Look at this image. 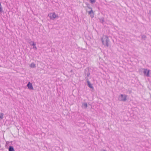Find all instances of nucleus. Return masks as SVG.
Wrapping results in <instances>:
<instances>
[{
	"mask_svg": "<svg viewBox=\"0 0 151 151\" xmlns=\"http://www.w3.org/2000/svg\"><path fill=\"white\" fill-rule=\"evenodd\" d=\"M91 2L92 3H94L96 2L95 0H90Z\"/></svg>",
	"mask_w": 151,
	"mask_h": 151,
	"instance_id": "13",
	"label": "nucleus"
},
{
	"mask_svg": "<svg viewBox=\"0 0 151 151\" xmlns=\"http://www.w3.org/2000/svg\"><path fill=\"white\" fill-rule=\"evenodd\" d=\"M127 96L125 95L121 94L118 97V100L119 101H124L127 100Z\"/></svg>",
	"mask_w": 151,
	"mask_h": 151,
	"instance_id": "3",
	"label": "nucleus"
},
{
	"mask_svg": "<svg viewBox=\"0 0 151 151\" xmlns=\"http://www.w3.org/2000/svg\"><path fill=\"white\" fill-rule=\"evenodd\" d=\"M29 44L30 45L33 46V48L35 50H37V47L36 46V44L33 41H31L29 42Z\"/></svg>",
	"mask_w": 151,
	"mask_h": 151,
	"instance_id": "6",
	"label": "nucleus"
},
{
	"mask_svg": "<svg viewBox=\"0 0 151 151\" xmlns=\"http://www.w3.org/2000/svg\"><path fill=\"white\" fill-rule=\"evenodd\" d=\"M4 114L3 113H0V120H1L3 119Z\"/></svg>",
	"mask_w": 151,
	"mask_h": 151,
	"instance_id": "12",
	"label": "nucleus"
},
{
	"mask_svg": "<svg viewBox=\"0 0 151 151\" xmlns=\"http://www.w3.org/2000/svg\"><path fill=\"white\" fill-rule=\"evenodd\" d=\"M30 67L32 68H35L36 65L34 63H32L30 65Z\"/></svg>",
	"mask_w": 151,
	"mask_h": 151,
	"instance_id": "8",
	"label": "nucleus"
},
{
	"mask_svg": "<svg viewBox=\"0 0 151 151\" xmlns=\"http://www.w3.org/2000/svg\"><path fill=\"white\" fill-rule=\"evenodd\" d=\"M146 37L145 35H143L142 36V38L144 39H145Z\"/></svg>",
	"mask_w": 151,
	"mask_h": 151,
	"instance_id": "14",
	"label": "nucleus"
},
{
	"mask_svg": "<svg viewBox=\"0 0 151 151\" xmlns=\"http://www.w3.org/2000/svg\"><path fill=\"white\" fill-rule=\"evenodd\" d=\"M88 106L87 104L86 103H83L82 104V107L85 108H87Z\"/></svg>",
	"mask_w": 151,
	"mask_h": 151,
	"instance_id": "9",
	"label": "nucleus"
},
{
	"mask_svg": "<svg viewBox=\"0 0 151 151\" xmlns=\"http://www.w3.org/2000/svg\"><path fill=\"white\" fill-rule=\"evenodd\" d=\"M101 41L103 45L105 47H108L110 45V41L108 36H103L101 38Z\"/></svg>",
	"mask_w": 151,
	"mask_h": 151,
	"instance_id": "1",
	"label": "nucleus"
},
{
	"mask_svg": "<svg viewBox=\"0 0 151 151\" xmlns=\"http://www.w3.org/2000/svg\"><path fill=\"white\" fill-rule=\"evenodd\" d=\"M101 151H106V150H102Z\"/></svg>",
	"mask_w": 151,
	"mask_h": 151,
	"instance_id": "15",
	"label": "nucleus"
},
{
	"mask_svg": "<svg viewBox=\"0 0 151 151\" xmlns=\"http://www.w3.org/2000/svg\"><path fill=\"white\" fill-rule=\"evenodd\" d=\"M27 86L28 88L30 90H33L34 88L32 86V84L30 82H29L27 85Z\"/></svg>",
	"mask_w": 151,
	"mask_h": 151,
	"instance_id": "5",
	"label": "nucleus"
},
{
	"mask_svg": "<svg viewBox=\"0 0 151 151\" xmlns=\"http://www.w3.org/2000/svg\"><path fill=\"white\" fill-rule=\"evenodd\" d=\"M48 17H49L50 19L54 20L56 18H58V15L55 12H51L48 14Z\"/></svg>",
	"mask_w": 151,
	"mask_h": 151,
	"instance_id": "2",
	"label": "nucleus"
},
{
	"mask_svg": "<svg viewBox=\"0 0 151 151\" xmlns=\"http://www.w3.org/2000/svg\"><path fill=\"white\" fill-rule=\"evenodd\" d=\"M150 70L147 69H143V73L145 76L147 77H149Z\"/></svg>",
	"mask_w": 151,
	"mask_h": 151,
	"instance_id": "4",
	"label": "nucleus"
},
{
	"mask_svg": "<svg viewBox=\"0 0 151 151\" xmlns=\"http://www.w3.org/2000/svg\"><path fill=\"white\" fill-rule=\"evenodd\" d=\"M9 151H15L13 147L10 146L9 149Z\"/></svg>",
	"mask_w": 151,
	"mask_h": 151,
	"instance_id": "11",
	"label": "nucleus"
},
{
	"mask_svg": "<svg viewBox=\"0 0 151 151\" xmlns=\"http://www.w3.org/2000/svg\"><path fill=\"white\" fill-rule=\"evenodd\" d=\"M91 10L88 13L89 14H90V16L91 18H93V12L92 9L91 8Z\"/></svg>",
	"mask_w": 151,
	"mask_h": 151,
	"instance_id": "7",
	"label": "nucleus"
},
{
	"mask_svg": "<svg viewBox=\"0 0 151 151\" xmlns=\"http://www.w3.org/2000/svg\"><path fill=\"white\" fill-rule=\"evenodd\" d=\"M87 83H88V85L89 87H90V88H93V87L92 86V85L90 83V82H89V81H88Z\"/></svg>",
	"mask_w": 151,
	"mask_h": 151,
	"instance_id": "10",
	"label": "nucleus"
}]
</instances>
